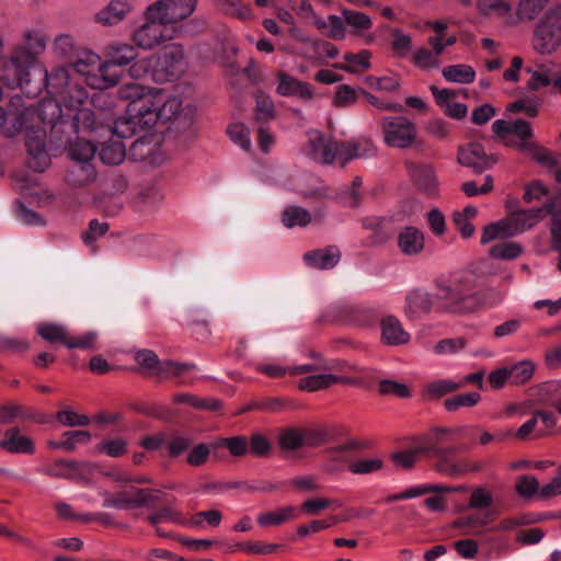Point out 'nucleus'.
I'll return each instance as SVG.
<instances>
[{
    "instance_id": "45",
    "label": "nucleus",
    "mask_w": 561,
    "mask_h": 561,
    "mask_svg": "<svg viewBox=\"0 0 561 561\" xmlns=\"http://www.w3.org/2000/svg\"><path fill=\"white\" fill-rule=\"evenodd\" d=\"M227 133L233 144L249 151L252 147L250 130L243 123H232L228 126Z\"/></svg>"
},
{
    "instance_id": "56",
    "label": "nucleus",
    "mask_w": 561,
    "mask_h": 561,
    "mask_svg": "<svg viewBox=\"0 0 561 561\" xmlns=\"http://www.w3.org/2000/svg\"><path fill=\"white\" fill-rule=\"evenodd\" d=\"M87 469V468H90L89 465H78V462L76 461H58L56 462L55 467H54V474L56 477H61V478H67V479H72V480H77L78 478V470H82V469Z\"/></svg>"
},
{
    "instance_id": "6",
    "label": "nucleus",
    "mask_w": 561,
    "mask_h": 561,
    "mask_svg": "<svg viewBox=\"0 0 561 561\" xmlns=\"http://www.w3.org/2000/svg\"><path fill=\"white\" fill-rule=\"evenodd\" d=\"M436 300L439 308L449 312L473 311L478 305L473 277H460L439 284Z\"/></svg>"
},
{
    "instance_id": "7",
    "label": "nucleus",
    "mask_w": 561,
    "mask_h": 561,
    "mask_svg": "<svg viewBox=\"0 0 561 561\" xmlns=\"http://www.w3.org/2000/svg\"><path fill=\"white\" fill-rule=\"evenodd\" d=\"M115 67L107 59L102 62L100 56L92 51L84 53L71 65V69L89 87L100 90L112 88L119 82L122 73Z\"/></svg>"
},
{
    "instance_id": "32",
    "label": "nucleus",
    "mask_w": 561,
    "mask_h": 561,
    "mask_svg": "<svg viewBox=\"0 0 561 561\" xmlns=\"http://www.w3.org/2000/svg\"><path fill=\"white\" fill-rule=\"evenodd\" d=\"M340 381H342V378L333 374H314L301 378L298 387L304 391H318Z\"/></svg>"
},
{
    "instance_id": "11",
    "label": "nucleus",
    "mask_w": 561,
    "mask_h": 561,
    "mask_svg": "<svg viewBox=\"0 0 561 561\" xmlns=\"http://www.w3.org/2000/svg\"><path fill=\"white\" fill-rule=\"evenodd\" d=\"M135 360L148 373L156 376H181L195 368L193 364L176 362H160L157 355L150 350H142L136 353Z\"/></svg>"
},
{
    "instance_id": "57",
    "label": "nucleus",
    "mask_w": 561,
    "mask_h": 561,
    "mask_svg": "<svg viewBox=\"0 0 561 561\" xmlns=\"http://www.w3.org/2000/svg\"><path fill=\"white\" fill-rule=\"evenodd\" d=\"M15 214H16L18 219L27 226H45L46 225V220L44 219V217L42 215L27 208L22 203H18Z\"/></svg>"
},
{
    "instance_id": "28",
    "label": "nucleus",
    "mask_w": 561,
    "mask_h": 561,
    "mask_svg": "<svg viewBox=\"0 0 561 561\" xmlns=\"http://www.w3.org/2000/svg\"><path fill=\"white\" fill-rule=\"evenodd\" d=\"M515 233L513 231L511 221L508 216L491 222L490 225L485 226L481 233V243L486 244L495 240H502L514 237Z\"/></svg>"
},
{
    "instance_id": "5",
    "label": "nucleus",
    "mask_w": 561,
    "mask_h": 561,
    "mask_svg": "<svg viewBox=\"0 0 561 561\" xmlns=\"http://www.w3.org/2000/svg\"><path fill=\"white\" fill-rule=\"evenodd\" d=\"M33 62V54L23 46L16 47L10 57L0 58V101L5 89L23 87L28 82V70ZM5 122V113L0 106V133Z\"/></svg>"
},
{
    "instance_id": "34",
    "label": "nucleus",
    "mask_w": 561,
    "mask_h": 561,
    "mask_svg": "<svg viewBox=\"0 0 561 561\" xmlns=\"http://www.w3.org/2000/svg\"><path fill=\"white\" fill-rule=\"evenodd\" d=\"M478 215V209L473 206H467L462 210L455 211L453 221L462 236V238H470L474 233L473 219Z\"/></svg>"
},
{
    "instance_id": "22",
    "label": "nucleus",
    "mask_w": 561,
    "mask_h": 561,
    "mask_svg": "<svg viewBox=\"0 0 561 561\" xmlns=\"http://www.w3.org/2000/svg\"><path fill=\"white\" fill-rule=\"evenodd\" d=\"M505 146L520 151H531L535 148V144L533 142L530 124L524 119L513 122V133L511 138L505 140Z\"/></svg>"
},
{
    "instance_id": "59",
    "label": "nucleus",
    "mask_w": 561,
    "mask_h": 561,
    "mask_svg": "<svg viewBox=\"0 0 561 561\" xmlns=\"http://www.w3.org/2000/svg\"><path fill=\"white\" fill-rule=\"evenodd\" d=\"M392 35V47L396 54L400 57H405L412 47V39L410 35L403 33L400 30H393Z\"/></svg>"
},
{
    "instance_id": "61",
    "label": "nucleus",
    "mask_w": 561,
    "mask_h": 561,
    "mask_svg": "<svg viewBox=\"0 0 561 561\" xmlns=\"http://www.w3.org/2000/svg\"><path fill=\"white\" fill-rule=\"evenodd\" d=\"M465 340L461 337L458 339H445L437 342L433 351L438 355H448L460 352L465 347Z\"/></svg>"
},
{
    "instance_id": "26",
    "label": "nucleus",
    "mask_w": 561,
    "mask_h": 561,
    "mask_svg": "<svg viewBox=\"0 0 561 561\" xmlns=\"http://www.w3.org/2000/svg\"><path fill=\"white\" fill-rule=\"evenodd\" d=\"M424 244V234L415 227H405L398 236V247L405 255L420 253Z\"/></svg>"
},
{
    "instance_id": "9",
    "label": "nucleus",
    "mask_w": 561,
    "mask_h": 561,
    "mask_svg": "<svg viewBox=\"0 0 561 561\" xmlns=\"http://www.w3.org/2000/svg\"><path fill=\"white\" fill-rule=\"evenodd\" d=\"M134 484H126L116 492L101 489L99 494L103 499V506L116 510H131L148 506L157 501V493L153 490L139 489Z\"/></svg>"
},
{
    "instance_id": "25",
    "label": "nucleus",
    "mask_w": 561,
    "mask_h": 561,
    "mask_svg": "<svg viewBox=\"0 0 561 561\" xmlns=\"http://www.w3.org/2000/svg\"><path fill=\"white\" fill-rule=\"evenodd\" d=\"M340 257V251L331 247L305 253L304 261L312 268L328 270L334 267L339 263Z\"/></svg>"
},
{
    "instance_id": "38",
    "label": "nucleus",
    "mask_w": 561,
    "mask_h": 561,
    "mask_svg": "<svg viewBox=\"0 0 561 561\" xmlns=\"http://www.w3.org/2000/svg\"><path fill=\"white\" fill-rule=\"evenodd\" d=\"M342 15L346 25L355 35H363L373 25L370 18L358 11L343 9Z\"/></svg>"
},
{
    "instance_id": "63",
    "label": "nucleus",
    "mask_w": 561,
    "mask_h": 561,
    "mask_svg": "<svg viewBox=\"0 0 561 561\" xmlns=\"http://www.w3.org/2000/svg\"><path fill=\"white\" fill-rule=\"evenodd\" d=\"M98 450L110 457H119L126 451V442L123 438L104 440L98 445Z\"/></svg>"
},
{
    "instance_id": "1",
    "label": "nucleus",
    "mask_w": 561,
    "mask_h": 561,
    "mask_svg": "<svg viewBox=\"0 0 561 561\" xmlns=\"http://www.w3.org/2000/svg\"><path fill=\"white\" fill-rule=\"evenodd\" d=\"M117 98L126 103V112L147 129L168 123L181 112L190 127L194 125L196 108L191 105L183 107L182 100L167 89L129 81L118 88Z\"/></svg>"
},
{
    "instance_id": "53",
    "label": "nucleus",
    "mask_w": 561,
    "mask_h": 561,
    "mask_svg": "<svg viewBox=\"0 0 561 561\" xmlns=\"http://www.w3.org/2000/svg\"><path fill=\"white\" fill-rule=\"evenodd\" d=\"M539 481L529 474L520 476L516 480L515 489L523 497H530L537 495L539 497Z\"/></svg>"
},
{
    "instance_id": "30",
    "label": "nucleus",
    "mask_w": 561,
    "mask_h": 561,
    "mask_svg": "<svg viewBox=\"0 0 561 561\" xmlns=\"http://www.w3.org/2000/svg\"><path fill=\"white\" fill-rule=\"evenodd\" d=\"M442 75L446 81L459 84H468L476 79L474 69L465 64L446 66L443 68Z\"/></svg>"
},
{
    "instance_id": "55",
    "label": "nucleus",
    "mask_w": 561,
    "mask_h": 561,
    "mask_svg": "<svg viewBox=\"0 0 561 561\" xmlns=\"http://www.w3.org/2000/svg\"><path fill=\"white\" fill-rule=\"evenodd\" d=\"M480 399L481 396L478 392H468L451 397L447 399L444 404L448 411H455L460 407H473Z\"/></svg>"
},
{
    "instance_id": "50",
    "label": "nucleus",
    "mask_w": 561,
    "mask_h": 561,
    "mask_svg": "<svg viewBox=\"0 0 561 561\" xmlns=\"http://www.w3.org/2000/svg\"><path fill=\"white\" fill-rule=\"evenodd\" d=\"M91 439V435L87 431H72L67 432L64 435V440L59 443H51L50 445L55 448H62L67 451H71L76 448L79 443H88Z\"/></svg>"
},
{
    "instance_id": "33",
    "label": "nucleus",
    "mask_w": 561,
    "mask_h": 561,
    "mask_svg": "<svg viewBox=\"0 0 561 561\" xmlns=\"http://www.w3.org/2000/svg\"><path fill=\"white\" fill-rule=\"evenodd\" d=\"M282 222L286 228H304L311 222V214L300 206H287L282 213Z\"/></svg>"
},
{
    "instance_id": "51",
    "label": "nucleus",
    "mask_w": 561,
    "mask_h": 561,
    "mask_svg": "<svg viewBox=\"0 0 561 561\" xmlns=\"http://www.w3.org/2000/svg\"><path fill=\"white\" fill-rule=\"evenodd\" d=\"M256 118L257 119H272L274 117V103L270 95L262 91H256L254 94Z\"/></svg>"
},
{
    "instance_id": "41",
    "label": "nucleus",
    "mask_w": 561,
    "mask_h": 561,
    "mask_svg": "<svg viewBox=\"0 0 561 561\" xmlns=\"http://www.w3.org/2000/svg\"><path fill=\"white\" fill-rule=\"evenodd\" d=\"M101 474L111 480L113 483H115V488L117 489V491L121 490L126 484L148 482V479H146L145 477L131 476L128 472L118 468L102 471Z\"/></svg>"
},
{
    "instance_id": "39",
    "label": "nucleus",
    "mask_w": 561,
    "mask_h": 561,
    "mask_svg": "<svg viewBox=\"0 0 561 561\" xmlns=\"http://www.w3.org/2000/svg\"><path fill=\"white\" fill-rule=\"evenodd\" d=\"M537 397L540 403L551 405L554 409L561 401V381H548L537 388Z\"/></svg>"
},
{
    "instance_id": "29",
    "label": "nucleus",
    "mask_w": 561,
    "mask_h": 561,
    "mask_svg": "<svg viewBox=\"0 0 561 561\" xmlns=\"http://www.w3.org/2000/svg\"><path fill=\"white\" fill-rule=\"evenodd\" d=\"M138 130H148L146 127H141L138 119L131 116L129 113L117 117L113 125L108 127V131L119 139L129 138L134 136Z\"/></svg>"
},
{
    "instance_id": "2",
    "label": "nucleus",
    "mask_w": 561,
    "mask_h": 561,
    "mask_svg": "<svg viewBox=\"0 0 561 561\" xmlns=\"http://www.w3.org/2000/svg\"><path fill=\"white\" fill-rule=\"evenodd\" d=\"M80 78L69 67H58L46 73L47 88L72 113V127L77 133H92L102 126L103 112L94 111L93 99L81 85Z\"/></svg>"
},
{
    "instance_id": "62",
    "label": "nucleus",
    "mask_w": 561,
    "mask_h": 561,
    "mask_svg": "<svg viewBox=\"0 0 561 561\" xmlns=\"http://www.w3.org/2000/svg\"><path fill=\"white\" fill-rule=\"evenodd\" d=\"M558 22V15H548L538 26L536 34L542 37L549 35L552 38H561V24L554 27Z\"/></svg>"
},
{
    "instance_id": "15",
    "label": "nucleus",
    "mask_w": 561,
    "mask_h": 561,
    "mask_svg": "<svg viewBox=\"0 0 561 561\" xmlns=\"http://www.w3.org/2000/svg\"><path fill=\"white\" fill-rule=\"evenodd\" d=\"M457 160L461 165L471 168L476 172H482L495 164L497 158L486 154L480 144L473 142L459 148Z\"/></svg>"
},
{
    "instance_id": "18",
    "label": "nucleus",
    "mask_w": 561,
    "mask_h": 561,
    "mask_svg": "<svg viewBox=\"0 0 561 561\" xmlns=\"http://www.w3.org/2000/svg\"><path fill=\"white\" fill-rule=\"evenodd\" d=\"M437 304L436 295L416 289L411 291L405 299L404 313L410 319H420L428 313Z\"/></svg>"
},
{
    "instance_id": "58",
    "label": "nucleus",
    "mask_w": 561,
    "mask_h": 561,
    "mask_svg": "<svg viewBox=\"0 0 561 561\" xmlns=\"http://www.w3.org/2000/svg\"><path fill=\"white\" fill-rule=\"evenodd\" d=\"M217 446H225L232 456H243L249 450V444L244 436L222 438Z\"/></svg>"
},
{
    "instance_id": "19",
    "label": "nucleus",
    "mask_w": 561,
    "mask_h": 561,
    "mask_svg": "<svg viewBox=\"0 0 561 561\" xmlns=\"http://www.w3.org/2000/svg\"><path fill=\"white\" fill-rule=\"evenodd\" d=\"M381 341L386 345H404L410 341V334L397 317L388 316L380 322Z\"/></svg>"
},
{
    "instance_id": "36",
    "label": "nucleus",
    "mask_w": 561,
    "mask_h": 561,
    "mask_svg": "<svg viewBox=\"0 0 561 561\" xmlns=\"http://www.w3.org/2000/svg\"><path fill=\"white\" fill-rule=\"evenodd\" d=\"M313 24L333 39L341 41L346 36V27L341 18L336 15H329L327 20L316 18Z\"/></svg>"
},
{
    "instance_id": "20",
    "label": "nucleus",
    "mask_w": 561,
    "mask_h": 561,
    "mask_svg": "<svg viewBox=\"0 0 561 561\" xmlns=\"http://www.w3.org/2000/svg\"><path fill=\"white\" fill-rule=\"evenodd\" d=\"M322 439L313 440L308 434L297 428L283 430L278 435V446L283 453H293L305 446H316Z\"/></svg>"
},
{
    "instance_id": "23",
    "label": "nucleus",
    "mask_w": 561,
    "mask_h": 561,
    "mask_svg": "<svg viewBox=\"0 0 561 561\" xmlns=\"http://www.w3.org/2000/svg\"><path fill=\"white\" fill-rule=\"evenodd\" d=\"M0 447L13 454H32L34 451L31 438L23 435L18 427H10L4 432Z\"/></svg>"
},
{
    "instance_id": "24",
    "label": "nucleus",
    "mask_w": 561,
    "mask_h": 561,
    "mask_svg": "<svg viewBox=\"0 0 561 561\" xmlns=\"http://www.w3.org/2000/svg\"><path fill=\"white\" fill-rule=\"evenodd\" d=\"M130 11L127 2L113 0L95 14V20L102 25L112 26L122 22Z\"/></svg>"
},
{
    "instance_id": "40",
    "label": "nucleus",
    "mask_w": 561,
    "mask_h": 561,
    "mask_svg": "<svg viewBox=\"0 0 561 561\" xmlns=\"http://www.w3.org/2000/svg\"><path fill=\"white\" fill-rule=\"evenodd\" d=\"M296 518V508L285 506L274 512H265L259 515L257 523L261 526H276Z\"/></svg>"
},
{
    "instance_id": "16",
    "label": "nucleus",
    "mask_w": 561,
    "mask_h": 561,
    "mask_svg": "<svg viewBox=\"0 0 561 561\" xmlns=\"http://www.w3.org/2000/svg\"><path fill=\"white\" fill-rule=\"evenodd\" d=\"M405 168L413 183L420 191L428 195H433L437 192L438 180L436 171L431 163L407 161Z\"/></svg>"
},
{
    "instance_id": "64",
    "label": "nucleus",
    "mask_w": 561,
    "mask_h": 561,
    "mask_svg": "<svg viewBox=\"0 0 561 561\" xmlns=\"http://www.w3.org/2000/svg\"><path fill=\"white\" fill-rule=\"evenodd\" d=\"M561 494V466L559 467L556 477L539 488V497L547 500Z\"/></svg>"
},
{
    "instance_id": "3",
    "label": "nucleus",
    "mask_w": 561,
    "mask_h": 561,
    "mask_svg": "<svg viewBox=\"0 0 561 561\" xmlns=\"http://www.w3.org/2000/svg\"><path fill=\"white\" fill-rule=\"evenodd\" d=\"M306 154L316 162L331 164L336 162L344 165L352 159L368 158L375 154L370 145L363 147L357 142H339L320 130L308 131Z\"/></svg>"
},
{
    "instance_id": "49",
    "label": "nucleus",
    "mask_w": 561,
    "mask_h": 561,
    "mask_svg": "<svg viewBox=\"0 0 561 561\" xmlns=\"http://www.w3.org/2000/svg\"><path fill=\"white\" fill-rule=\"evenodd\" d=\"M37 332L50 343L61 342L66 345V342H68L66 329L59 324L43 323L38 327Z\"/></svg>"
},
{
    "instance_id": "14",
    "label": "nucleus",
    "mask_w": 561,
    "mask_h": 561,
    "mask_svg": "<svg viewBox=\"0 0 561 561\" xmlns=\"http://www.w3.org/2000/svg\"><path fill=\"white\" fill-rule=\"evenodd\" d=\"M553 203H548L545 204L542 207L519 209L511 213L508 215V218L515 236L520 234L535 227L537 224L543 220L547 214L553 210Z\"/></svg>"
},
{
    "instance_id": "27",
    "label": "nucleus",
    "mask_w": 561,
    "mask_h": 561,
    "mask_svg": "<svg viewBox=\"0 0 561 561\" xmlns=\"http://www.w3.org/2000/svg\"><path fill=\"white\" fill-rule=\"evenodd\" d=\"M96 170L92 163H72L67 181L76 187H84L92 184L96 180Z\"/></svg>"
},
{
    "instance_id": "13",
    "label": "nucleus",
    "mask_w": 561,
    "mask_h": 561,
    "mask_svg": "<svg viewBox=\"0 0 561 561\" xmlns=\"http://www.w3.org/2000/svg\"><path fill=\"white\" fill-rule=\"evenodd\" d=\"M278 84L276 92L282 96L297 98L302 102H312L316 98V91L312 84L286 73L277 75Z\"/></svg>"
},
{
    "instance_id": "44",
    "label": "nucleus",
    "mask_w": 561,
    "mask_h": 561,
    "mask_svg": "<svg viewBox=\"0 0 561 561\" xmlns=\"http://www.w3.org/2000/svg\"><path fill=\"white\" fill-rule=\"evenodd\" d=\"M378 391L383 396H393L400 399L411 397V389L405 382L394 379H381L378 382Z\"/></svg>"
},
{
    "instance_id": "52",
    "label": "nucleus",
    "mask_w": 561,
    "mask_h": 561,
    "mask_svg": "<svg viewBox=\"0 0 561 561\" xmlns=\"http://www.w3.org/2000/svg\"><path fill=\"white\" fill-rule=\"evenodd\" d=\"M510 369L511 382L520 385L529 380L534 374L535 366L529 360L517 363Z\"/></svg>"
},
{
    "instance_id": "46",
    "label": "nucleus",
    "mask_w": 561,
    "mask_h": 561,
    "mask_svg": "<svg viewBox=\"0 0 561 561\" xmlns=\"http://www.w3.org/2000/svg\"><path fill=\"white\" fill-rule=\"evenodd\" d=\"M344 59L350 65L335 64L334 67L345 71H357L358 68L367 70L370 68V53L368 50H362L358 54L348 53L344 55Z\"/></svg>"
},
{
    "instance_id": "47",
    "label": "nucleus",
    "mask_w": 561,
    "mask_h": 561,
    "mask_svg": "<svg viewBox=\"0 0 561 561\" xmlns=\"http://www.w3.org/2000/svg\"><path fill=\"white\" fill-rule=\"evenodd\" d=\"M459 385L450 379H437L425 385L424 394L428 398H439L453 392Z\"/></svg>"
},
{
    "instance_id": "60",
    "label": "nucleus",
    "mask_w": 561,
    "mask_h": 561,
    "mask_svg": "<svg viewBox=\"0 0 561 561\" xmlns=\"http://www.w3.org/2000/svg\"><path fill=\"white\" fill-rule=\"evenodd\" d=\"M56 419L66 426H85L90 423V419L84 414L65 409L56 414Z\"/></svg>"
},
{
    "instance_id": "17",
    "label": "nucleus",
    "mask_w": 561,
    "mask_h": 561,
    "mask_svg": "<svg viewBox=\"0 0 561 561\" xmlns=\"http://www.w3.org/2000/svg\"><path fill=\"white\" fill-rule=\"evenodd\" d=\"M159 7L160 15L168 24L185 20L196 10L197 0H159L151 4Z\"/></svg>"
},
{
    "instance_id": "35",
    "label": "nucleus",
    "mask_w": 561,
    "mask_h": 561,
    "mask_svg": "<svg viewBox=\"0 0 561 561\" xmlns=\"http://www.w3.org/2000/svg\"><path fill=\"white\" fill-rule=\"evenodd\" d=\"M68 152L72 163H92L96 147L90 140L78 139L70 145Z\"/></svg>"
},
{
    "instance_id": "4",
    "label": "nucleus",
    "mask_w": 561,
    "mask_h": 561,
    "mask_svg": "<svg viewBox=\"0 0 561 561\" xmlns=\"http://www.w3.org/2000/svg\"><path fill=\"white\" fill-rule=\"evenodd\" d=\"M184 71V49L181 44L165 46L158 55L146 56L129 66L128 73L134 79L148 75L156 81H169Z\"/></svg>"
},
{
    "instance_id": "12",
    "label": "nucleus",
    "mask_w": 561,
    "mask_h": 561,
    "mask_svg": "<svg viewBox=\"0 0 561 561\" xmlns=\"http://www.w3.org/2000/svg\"><path fill=\"white\" fill-rule=\"evenodd\" d=\"M447 432V428H436L430 436L425 437L419 446L409 450L393 453L390 458L396 467L405 470L411 469L420 455L437 450L438 444L435 439V435Z\"/></svg>"
},
{
    "instance_id": "54",
    "label": "nucleus",
    "mask_w": 561,
    "mask_h": 561,
    "mask_svg": "<svg viewBox=\"0 0 561 561\" xmlns=\"http://www.w3.org/2000/svg\"><path fill=\"white\" fill-rule=\"evenodd\" d=\"M414 65L422 69H435L439 67V60L432 50L426 48H417L413 54Z\"/></svg>"
},
{
    "instance_id": "10",
    "label": "nucleus",
    "mask_w": 561,
    "mask_h": 561,
    "mask_svg": "<svg viewBox=\"0 0 561 561\" xmlns=\"http://www.w3.org/2000/svg\"><path fill=\"white\" fill-rule=\"evenodd\" d=\"M383 142L397 149L412 148L417 138V128L403 116H388L380 123Z\"/></svg>"
},
{
    "instance_id": "21",
    "label": "nucleus",
    "mask_w": 561,
    "mask_h": 561,
    "mask_svg": "<svg viewBox=\"0 0 561 561\" xmlns=\"http://www.w3.org/2000/svg\"><path fill=\"white\" fill-rule=\"evenodd\" d=\"M137 46L128 43H112L105 49L106 59L116 67L133 65L138 59Z\"/></svg>"
},
{
    "instance_id": "43",
    "label": "nucleus",
    "mask_w": 561,
    "mask_h": 561,
    "mask_svg": "<svg viewBox=\"0 0 561 561\" xmlns=\"http://www.w3.org/2000/svg\"><path fill=\"white\" fill-rule=\"evenodd\" d=\"M522 253V244L515 241L497 243L493 245L489 251L491 257L500 260H514Z\"/></svg>"
},
{
    "instance_id": "31",
    "label": "nucleus",
    "mask_w": 561,
    "mask_h": 561,
    "mask_svg": "<svg viewBox=\"0 0 561 561\" xmlns=\"http://www.w3.org/2000/svg\"><path fill=\"white\" fill-rule=\"evenodd\" d=\"M131 149L135 154L139 156L141 159L148 161L151 164H161L165 160L160 150V147L152 144L149 139H137L133 144Z\"/></svg>"
},
{
    "instance_id": "37",
    "label": "nucleus",
    "mask_w": 561,
    "mask_h": 561,
    "mask_svg": "<svg viewBox=\"0 0 561 561\" xmlns=\"http://www.w3.org/2000/svg\"><path fill=\"white\" fill-rule=\"evenodd\" d=\"M60 103L59 98L43 100L38 106L39 118L46 124L56 126L62 117Z\"/></svg>"
},
{
    "instance_id": "42",
    "label": "nucleus",
    "mask_w": 561,
    "mask_h": 561,
    "mask_svg": "<svg viewBox=\"0 0 561 561\" xmlns=\"http://www.w3.org/2000/svg\"><path fill=\"white\" fill-rule=\"evenodd\" d=\"M100 157L105 164L117 165L125 158V146L121 140L112 141L108 145L104 144Z\"/></svg>"
},
{
    "instance_id": "8",
    "label": "nucleus",
    "mask_w": 561,
    "mask_h": 561,
    "mask_svg": "<svg viewBox=\"0 0 561 561\" xmlns=\"http://www.w3.org/2000/svg\"><path fill=\"white\" fill-rule=\"evenodd\" d=\"M146 21L131 33L133 43L141 49L150 50L171 38L168 23L160 15L159 7L149 5L145 13Z\"/></svg>"
},
{
    "instance_id": "48",
    "label": "nucleus",
    "mask_w": 561,
    "mask_h": 561,
    "mask_svg": "<svg viewBox=\"0 0 561 561\" xmlns=\"http://www.w3.org/2000/svg\"><path fill=\"white\" fill-rule=\"evenodd\" d=\"M383 462L380 458H360L348 465L350 472L354 474H370L380 470Z\"/></svg>"
}]
</instances>
